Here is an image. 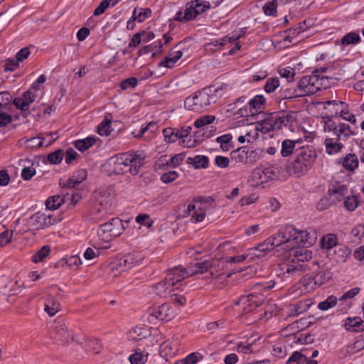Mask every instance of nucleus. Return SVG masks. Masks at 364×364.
<instances>
[{"instance_id":"7","label":"nucleus","mask_w":364,"mask_h":364,"mask_svg":"<svg viewBox=\"0 0 364 364\" xmlns=\"http://www.w3.org/2000/svg\"><path fill=\"white\" fill-rule=\"evenodd\" d=\"M263 300V296H257L254 294L244 296L237 303L238 311H241L242 314L253 312V314H255L254 319L255 321L259 320L262 318V314L259 313L263 311V309H259V305Z\"/></svg>"},{"instance_id":"8","label":"nucleus","mask_w":364,"mask_h":364,"mask_svg":"<svg viewBox=\"0 0 364 364\" xmlns=\"http://www.w3.org/2000/svg\"><path fill=\"white\" fill-rule=\"evenodd\" d=\"M123 230L122 220L119 218H112L108 223L100 226L97 230V236L102 242L107 243L113 238L119 236Z\"/></svg>"},{"instance_id":"57","label":"nucleus","mask_w":364,"mask_h":364,"mask_svg":"<svg viewBox=\"0 0 364 364\" xmlns=\"http://www.w3.org/2000/svg\"><path fill=\"white\" fill-rule=\"evenodd\" d=\"M258 131H260V129L257 127V124L255 128H252L250 130L246 131L244 135L247 142L252 143L254 141H255L258 137Z\"/></svg>"},{"instance_id":"46","label":"nucleus","mask_w":364,"mask_h":364,"mask_svg":"<svg viewBox=\"0 0 364 364\" xmlns=\"http://www.w3.org/2000/svg\"><path fill=\"white\" fill-rule=\"evenodd\" d=\"M277 4V0H270L267 1L263 6L264 13L267 16H276Z\"/></svg>"},{"instance_id":"3","label":"nucleus","mask_w":364,"mask_h":364,"mask_svg":"<svg viewBox=\"0 0 364 364\" xmlns=\"http://www.w3.org/2000/svg\"><path fill=\"white\" fill-rule=\"evenodd\" d=\"M191 276L196 274H206V278L221 279L223 276L230 277L232 272L228 267V262L225 258L209 259L203 262H196L188 267Z\"/></svg>"},{"instance_id":"6","label":"nucleus","mask_w":364,"mask_h":364,"mask_svg":"<svg viewBox=\"0 0 364 364\" xmlns=\"http://www.w3.org/2000/svg\"><path fill=\"white\" fill-rule=\"evenodd\" d=\"M212 208L213 203L210 200L195 199L187 206L186 214L190 217L191 223H201L205 220Z\"/></svg>"},{"instance_id":"58","label":"nucleus","mask_w":364,"mask_h":364,"mask_svg":"<svg viewBox=\"0 0 364 364\" xmlns=\"http://www.w3.org/2000/svg\"><path fill=\"white\" fill-rule=\"evenodd\" d=\"M280 76L286 78L287 81L291 82L294 80L295 75L294 70L290 67L283 68L279 70Z\"/></svg>"},{"instance_id":"50","label":"nucleus","mask_w":364,"mask_h":364,"mask_svg":"<svg viewBox=\"0 0 364 364\" xmlns=\"http://www.w3.org/2000/svg\"><path fill=\"white\" fill-rule=\"evenodd\" d=\"M14 230L8 229L0 233V247L9 245L12 240Z\"/></svg>"},{"instance_id":"28","label":"nucleus","mask_w":364,"mask_h":364,"mask_svg":"<svg viewBox=\"0 0 364 364\" xmlns=\"http://www.w3.org/2000/svg\"><path fill=\"white\" fill-rule=\"evenodd\" d=\"M44 310L49 316H54L60 310V304L57 299L49 296L45 304Z\"/></svg>"},{"instance_id":"41","label":"nucleus","mask_w":364,"mask_h":364,"mask_svg":"<svg viewBox=\"0 0 364 364\" xmlns=\"http://www.w3.org/2000/svg\"><path fill=\"white\" fill-rule=\"evenodd\" d=\"M50 252V247L48 245H45L32 256L31 259L34 263L41 262L48 256Z\"/></svg>"},{"instance_id":"17","label":"nucleus","mask_w":364,"mask_h":364,"mask_svg":"<svg viewBox=\"0 0 364 364\" xmlns=\"http://www.w3.org/2000/svg\"><path fill=\"white\" fill-rule=\"evenodd\" d=\"M34 90L35 85H32L31 89L23 92L21 97H16L13 101V104L15 107L21 111H26L29 105L33 103L37 97Z\"/></svg>"},{"instance_id":"61","label":"nucleus","mask_w":364,"mask_h":364,"mask_svg":"<svg viewBox=\"0 0 364 364\" xmlns=\"http://www.w3.org/2000/svg\"><path fill=\"white\" fill-rule=\"evenodd\" d=\"M178 176V173L175 171H171L164 173L161 176V181L164 183H169L175 181Z\"/></svg>"},{"instance_id":"62","label":"nucleus","mask_w":364,"mask_h":364,"mask_svg":"<svg viewBox=\"0 0 364 364\" xmlns=\"http://www.w3.org/2000/svg\"><path fill=\"white\" fill-rule=\"evenodd\" d=\"M279 85L278 78H270L266 82L264 90L267 92H274Z\"/></svg>"},{"instance_id":"21","label":"nucleus","mask_w":364,"mask_h":364,"mask_svg":"<svg viewBox=\"0 0 364 364\" xmlns=\"http://www.w3.org/2000/svg\"><path fill=\"white\" fill-rule=\"evenodd\" d=\"M316 74L303 77L299 82V89L305 95L316 93Z\"/></svg>"},{"instance_id":"53","label":"nucleus","mask_w":364,"mask_h":364,"mask_svg":"<svg viewBox=\"0 0 364 364\" xmlns=\"http://www.w3.org/2000/svg\"><path fill=\"white\" fill-rule=\"evenodd\" d=\"M64 156V153L62 150L58 149L53 153H50L48 155V161L53 164H57L60 163Z\"/></svg>"},{"instance_id":"27","label":"nucleus","mask_w":364,"mask_h":364,"mask_svg":"<svg viewBox=\"0 0 364 364\" xmlns=\"http://www.w3.org/2000/svg\"><path fill=\"white\" fill-rule=\"evenodd\" d=\"M338 139L336 137H328L325 140L326 151L328 154H335L339 152L343 145L338 142Z\"/></svg>"},{"instance_id":"19","label":"nucleus","mask_w":364,"mask_h":364,"mask_svg":"<svg viewBox=\"0 0 364 364\" xmlns=\"http://www.w3.org/2000/svg\"><path fill=\"white\" fill-rule=\"evenodd\" d=\"M324 130L325 132H333L335 137L338 140L347 139L353 134L350 126L343 123L338 126H336L334 123L327 124Z\"/></svg>"},{"instance_id":"48","label":"nucleus","mask_w":364,"mask_h":364,"mask_svg":"<svg viewBox=\"0 0 364 364\" xmlns=\"http://www.w3.org/2000/svg\"><path fill=\"white\" fill-rule=\"evenodd\" d=\"M338 301V299L334 296H328L325 301L318 303V308L322 311H327L334 306Z\"/></svg>"},{"instance_id":"43","label":"nucleus","mask_w":364,"mask_h":364,"mask_svg":"<svg viewBox=\"0 0 364 364\" xmlns=\"http://www.w3.org/2000/svg\"><path fill=\"white\" fill-rule=\"evenodd\" d=\"M111 124L112 121L110 119H104L97 127L98 134L102 136H109L112 131Z\"/></svg>"},{"instance_id":"15","label":"nucleus","mask_w":364,"mask_h":364,"mask_svg":"<svg viewBox=\"0 0 364 364\" xmlns=\"http://www.w3.org/2000/svg\"><path fill=\"white\" fill-rule=\"evenodd\" d=\"M148 316L149 319L152 322L155 320L168 321L174 317L175 313L169 304L164 303L161 305L149 308Z\"/></svg>"},{"instance_id":"63","label":"nucleus","mask_w":364,"mask_h":364,"mask_svg":"<svg viewBox=\"0 0 364 364\" xmlns=\"http://www.w3.org/2000/svg\"><path fill=\"white\" fill-rule=\"evenodd\" d=\"M107 215V210L105 208H103L100 209L98 207H95L92 213L93 219L95 220L101 221L106 218Z\"/></svg>"},{"instance_id":"56","label":"nucleus","mask_w":364,"mask_h":364,"mask_svg":"<svg viewBox=\"0 0 364 364\" xmlns=\"http://www.w3.org/2000/svg\"><path fill=\"white\" fill-rule=\"evenodd\" d=\"M358 205V200L355 196L346 197L344 200V206L349 211L354 210Z\"/></svg>"},{"instance_id":"16","label":"nucleus","mask_w":364,"mask_h":364,"mask_svg":"<svg viewBox=\"0 0 364 364\" xmlns=\"http://www.w3.org/2000/svg\"><path fill=\"white\" fill-rule=\"evenodd\" d=\"M105 169L109 176L120 175L128 172L123 153L110 157L105 164Z\"/></svg>"},{"instance_id":"45","label":"nucleus","mask_w":364,"mask_h":364,"mask_svg":"<svg viewBox=\"0 0 364 364\" xmlns=\"http://www.w3.org/2000/svg\"><path fill=\"white\" fill-rule=\"evenodd\" d=\"M193 11V9H189L188 3H187L184 11H179L177 13L176 19L179 21H188L193 19L196 17V14Z\"/></svg>"},{"instance_id":"40","label":"nucleus","mask_w":364,"mask_h":364,"mask_svg":"<svg viewBox=\"0 0 364 364\" xmlns=\"http://www.w3.org/2000/svg\"><path fill=\"white\" fill-rule=\"evenodd\" d=\"M188 8L189 9H193V12L196 14V16L205 11L208 8L205 5V0L200 1V0H194L188 2Z\"/></svg>"},{"instance_id":"12","label":"nucleus","mask_w":364,"mask_h":364,"mask_svg":"<svg viewBox=\"0 0 364 364\" xmlns=\"http://www.w3.org/2000/svg\"><path fill=\"white\" fill-rule=\"evenodd\" d=\"M52 338L56 344L62 346H69L76 341L74 332L63 323L55 324L53 329Z\"/></svg>"},{"instance_id":"42","label":"nucleus","mask_w":364,"mask_h":364,"mask_svg":"<svg viewBox=\"0 0 364 364\" xmlns=\"http://www.w3.org/2000/svg\"><path fill=\"white\" fill-rule=\"evenodd\" d=\"M202 358L203 355L200 353L194 352L187 355L185 358L176 361L175 364H196Z\"/></svg>"},{"instance_id":"4","label":"nucleus","mask_w":364,"mask_h":364,"mask_svg":"<svg viewBox=\"0 0 364 364\" xmlns=\"http://www.w3.org/2000/svg\"><path fill=\"white\" fill-rule=\"evenodd\" d=\"M216 90L205 88L188 97L184 102L186 108L195 112H203L211 103L215 102Z\"/></svg>"},{"instance_id":"1","label":"nucleus","mask_w":364,"mask_h":364,"mask_svg":"<svg viewBox=\"0 0 364 364\" xmlns=\"http://www.w3.org/2000/svg\"><path fill=\"white\" fill-rule=\"evenodd\" d=\"M266 240L272 250L275 247L277 252H290L289 258L279 264L281 274L287 277H299L306 272L305 261L311 258L312 253L304 247L294 248L291 226L286 227L283 231L277 232Z\"/></svg>"},{"instance_id":"35","label":"nucleus","mask_w":364,"mask_h":364,"mask_svg":"<svg viewBox=\"0 0 364 364\" xmlns=\"http://www.w3.org/2000/svg\"><path fill=\"white\" fill-rule=\"evenodd\" d=\"M151 14L150 9L135 8L132 13L134 20H136L139 23L144 21L146 18H149Z\"/></svg>"},{"instance_id":"13","label":"nucleus","mask_w":364,"mask_h":364,"mask_svg":"<svg viewBox=\"0 0 364 364\" xmlns=\"http://www.w3.org/2000/svg\"><path fill=\"white\" fill-rule=\"evenodd\" d=\"M56 222L57 219L48 211L37 212L27 220L26 225L30 230H38L48 228Z\"/></svg>"},{"instance_id":"29","label":"nucleus","mask_w":364,"mask_h":364,"mask_svg":"<svg viewBox=\"0 0 364 364\" xmlns=\"http://www.w3.org/2000/svg\"><path fill=\"white\" fill-rule=\"evenodd\" d=\"M265 102V99L262 95H257L250 100L247 103L250 105L254 114L257 115L264 108Z\"/></svg>"},{"instance_id":"59","label":"nucleus","mask_w":364,"mask_h":364,"mask_svg":"<svg viewBox=\"0 0 364 364\" xmlns=\"http://www.w3.org/2000/svg\"><path fill=\"white\" fill-rule=\"evenodd\" d=\"M163 134L165 140L168 143H173L178 139L176 132L171 128H166L163 130Z\"/></svg>"},{"instance_id":"24","label":"nucleus","mask_w":364,"mask_h":364,"mask_svg":"<svg viewBox=\"0 0 364 364\" xmlns=\"http://www.w3.org/2000/svg\"><path fill=\"white\" fill-rule=\"evenodd\" d=\"M309 169V168L301 163L297 158L289 166L290 174L296 177L304 175Z\"/></svg>"},{"instance_id":"14","label":"nucleus","mask_w":364,"mask_h":364,"mask_svg":"<svg viewBox=\"0 0 364 364\" xmlns=\"http://www.w3.org/2000/svg\"><path fill=\"white\" fill-rule=\"evenodd\" d=\"M123 155L128 172L132 176L136 175L144 164L146 154L142 151H136L123 153Z\"/></svg>"},{"instance_id":"30","label":"nucleus","mask_w":364,"mask_h":364,"mask_svg":"<svg viewBox=\"0 0 364 364\" xmlns=\"http://www.w3.org/2000/svg\"><path fill=\"white\" fill-rule=\"evenodd\" d=\"M359 161L358 157L353 154H347L342 161L344 168L348 171H353L358 167Z\"/></svg>"},{"instance_id":"25","label":"nucleus","mask_w":364,"mask_h":364,"mask_svg":"<svg viewBox=\"0 0 364 364\" xmlns=\"http://www.w3.org/2000/svg\"><path fill=\"white\" fill-rule=\"evenodd\" d=\"M87 178V171L84 169H80L74 173L73 176L67 181L63 187L75 188L77 185L82 183Z\"/></svg>"},{"instance_id":"38","label":"nucleus","mask_w":364,"mask_h":364,"mask_svg":"<svg viewBox=\"0 0 364 364\" xmlns=\"http://www.w3.org/2000/svg\"><path fill=\"white\" fill-rule=\"evenodd\" d=\"M95 143V139L92 136L83 139L77 140L74 142V146L80 151H84L91 147Z\"/></svg>"},{"instance_id":"9","label":"nucleus","mask_w":364,"mask_h":364,"mask_svg":"<svg viewBox=\"0 0 364 364\" xmlns=\"http://www.w3.org/2000/svg\"><path fill=\"white\" fill-rule=\"evenodd\" d=\"M288 122L289 117L285 113H269L257 123V127L262 132L267 133L281 129L282 126H286Z\"/></svg>"},{"instance_id":"60","label":"nucleus","mask_w":364,"mask_h":364,"mask_svg":"<svg viewBox=\"0 0 364 364\" xmlns=\"http://www.w3.org/2000/svg\"><path fill=\"white\" fill-rule=\"evenodd\" d=\"M304 359H306V355L299 351H295L292 353L291 357L287 361V364L300 363L304 364Z\"/></svg>"},{"instance_id":"55","label":"nucleus","mask_w":364,"mask_h":364,"mask_svg":"<svg viewBox=\"0 0 364 364\" xmlns=\"http://www.w3.org/2000/svg\"><path fill=\"white\" fill-rule=\"evenodd\" d=\"M215 119V117L213 115H205L196 119L194 124L197 128H200L206 124L213 123Z\"/></svg>"},{"instance_id":"49","label":"nucleus","mask_w":364,"mask_h":364,"mask_svg":"<svg viewBox=\"0 0 364 364\" xmlns=\"http://www.w3.org/2000/svg\"><path fill=\"white\" fill-rule=\"evenodd\" d=\"M45 139H42V136H36L31 138L26 141V144L28 148L36 149L38 147L44 146Z\"/></svg>"},{"instance_id":"26","label":"nucleus","mask_w":364,"mask_h":364,"mask_svg":"<svg viewBox=\"0 0 364 364\" xmlns=\"http://www.w3.org/2000/svg\"><path fill=\"white\" fill-rule=\"evenodd\" d=\"M185 156L183 154H176L171 158L167 157V156H162L158 161V165L166 164L170 167H176L181 164L184 160Z\"/></svg>"},{"instance_id":"47","label":"nucleus","mask_w":364,"mask_h":364,"mask_svg":"<svg viewBox=\"0 0 364 364\" xmlns=\"http://www.w3.org/2000/svg\"><path fill=\"white\" fill-rule=\"evenodd\" d=\"M351 250L346 246H339L335 250V254L338 257V260L341 262H345L350 255Z\"/></svg>"},{"instance_id":"34","label":"nucleus","mask_w":364,"mask_h":364,"mask_svg":"<svg viewBox=\"0 0 364 364\" xmlns=\"http://www.w3.org/2000/svg\"><path fill=\"white\" fill-rule=\"evenodd\" d=\"M361 41L360 37L358 33L349 32L343 36L341 40L342 46H348L350 45H356Z\"/></svg>"},{"instance_id":"44","label":"nucleus","mask_w":364,"mask_h":364,"mask_svg":"<svg viewBox=\"0 0 364 364\" xmlns=\"http://www.w3.org/2000/svg\"><path fill=\"white\" fill-rule=\"evenodd\" d=\"M148 353H142L141 351H136L129 357L131 364H144L147 360Z\"/></svg>"},{"instance_id":"37","label":"nucleus","mask_w":364,"mask_h":364,"mask_svg":"<svg viewBox=\"0 0 364 364\" xmlns=\"http://www.w3.org/2000/svg\"><path fill=\"white\" fill-rule=\"evenodd\" d=\"M301 139L289 140L286 139L282 141L281 154L283 156H288L292 154L295 144L300 143Z\"/></svg>"},{"instance_id":"5","label":"nucleus","mask_w":364,"mask_h":364,"mask_svg":"<svg viewBox=\"0 0 364 364\" xmlns=\"http://www.w3.org/2000/svg\"><path fill=\"white\" fill-rule=\"evenodd\" d=\"M142 260L141 255L135 254L117 257L110 264L109 274L112 278H116L122 272L140 265Z\"/></svg>"},{"instance_id":"2","label":"nucleus","mask_w":364,"mask_h":364,"mask_svg":"<svg viewBox=\"0 0 364 364\" xmlns=\"http://www.w3.org/2000/svg\"><path fill=\"white\" fill-rule=\"evenodd\" d=\"M188 277L191 275L188 268L185 269L182 266L173 267L168 270L162 281L153 286V291L161 298H171L174 304L184 306L187 299L179 291L178 284Z\"/></svg>"},{"instance_id":"31","label":"nucleus","mask_w":364,"mask_h":364,"mask_svg":"<svg viewBox=\"0 0 364 364\" xmlns=\"http://www.w3.org/2000/svg\"><path fill=\"white\" fill-rule=\"evenodd\" d=\"M148 330L143 327L136 326L131 328L128 333L129 339L133 341H139L146 336Z\"/></svg>"},{"instance_id":"51","label":"nucleus","mask_w":364,"mask_h":364,"mask_svg":"<svg viewBox=\"0 0 364 364\" xmlns=\"http://www.w3.org/2000/svg\"><path fill=\"white\" fill-rule=\"evenodd\" d=\"M246 258H249V257L247 256V254L245 255H240L235 257H230L228 258H225L226 262H228V267L230 272L234 273L232 272L235 268L233 267V264L235 263H240L243 262Z\"/></svg>"},{"instance_id":"23","label":"nucleus","mask_w":364,"mask_h":364,"mask_svg":"<svg viewBox=\"0 0 364 364\" xmlns=\"http://www.w3.org/2000/svg\"><path fill=\"white\" fill-rule=\"evenodd\" d=\"M316 154L314 150L311 148H302L300 153L296 158L309 168L313 164L315 161Z\"/></svg>"},{"instance_id":"64","label":"nucleus","mask_w":364,"mask_h":364,"mask_svg":"<svg viewBox=\"0 0 364 364\" xmlns=\"http://www.w3.org/2000/svg\"><path fill=\"white\" fill-rule=\"evenodd\" d=\"M136 222L148 228H150L153 224V221L149 219V215L147 214L139 215L136 218Z\"/></svg>"},{"instance_id":"54","label":"nucleus","mask_w":364,"mask_h":364,"mask_svg":"<svg viewBox=\"0 0 364 364\" xmlns=\"http://www.w3.org/2000/svg\"><path fill=\"white\" fill-rule=\"evenodd\" d=\"M316 92L329 87L328 78L324 76L319 77L316 75Z\"/></svg>"},{"instance_id":"32","label":"nucleus","mask_w":364,"mask_h":364,"mask_svg":"<svg viewBox=\"0 0 364 364\" xmlns=\"http://www.w3.org/2000/svg\"><path fill=\"white\" fill-rule=\"evenodd\" d=\"M187 163L193 166L196 168H205L208 165V159L205 156L197 155L194 157L188 158Z\"/></svg>"},{"instance_id":"52","label":"nucleus","mask_w":364,"mask_h":364,"mask_svg":"<svg viewBox=\"0 0 364 364\" xmlns=\"http://www.w3.org/2000/svg\"><path fill=\"white\" fill-rule=\"evenodd\" d=\"M236 114L239 117H246V118L255 116V114L252 112V110L248 103L245 105L243 107H240L238 109V110L237 111Z\"/></svg>"},{"instance_id":"20","label":"nucleus","mask_w":364,"mask_h":364,"mask_svg":"<svg viewBox=\"0 0 364 364\" xmlns=\"http://www.w3.org/2000/svg\"><path fill=\"white\" fill-rule=\"evenodd\" d=\"M272 249L269 247L267 240L259 244L258 246L251 248L247 253L250 260L259 259L264 257Z\"/></svg>"},{"instance_id":"36","label":"nucleus","mask_w":364,"mask_h":364,"mask_svg":"<svg viewBox=\"0 0 364 364\" xmlns=\"http://www.w3.org/2000/svg\"><path fill=\"white\" fill-rule=\"evenodd\" d=\"M338 239L334 234H327L321 240V246L323 249L331 250L337 245Z\"/></svg>"},{"instance_id":"22","label":"nucleus","mask_w":364,"mask_h":364,"mask_svg":"<svg viewBox=\"0 0 364 364\" xmlns=\"http://www.w3.org/2000/svg\"><path fill=\"white\" fill-rule=\"evenodd\" d=\"M183 48L181 45H178L170 51L162 65L166 68H172L174 64L182 57Z\"/></svg>"},{"instance_id":"18","label":"nucleus","mask_w":364,"mask_h":364,"mask_svg":"<svg viewBox=\"0 0 364 364\" xmlns=\"http://www.w3.org/2000/svg\"><path fill=\"white\" fill-rule=\"evenodd\" d=\"M179 341L177 337H173L171 340H166L161 345L160 355L166 360L175 357L178 353Z\"/></svg>"},{"instance_id":"33","label":"nucleus","mask_w":364,"mask_h":364,"mask_svg":"<svg viewBox=\"0 0 364 364\" xmlns=\"http://www.w3.org/2000/svg\"><path fill=\"white\" fill-rule=\"evenodd\" d=\"M331 277V275L329 272H321L316 274L308 284H311L313 283L311 287L314 288V287H318L326 283Z\"/></svg>"},{"instance_id":"11","label":"nucleus","mask_w":364,"mask_h":364,"mask_svg":"<svg viewBox=\"0 0 364 364\" xmlns=\"http://www.w3.org/2000/svg\"><path fill=\"white\" fill-rule=\"evenodd\" d=\"M277 169L274 166H269L265 168H256L252 171L249 181L254 186L264 185L274 180L277 175Z\"/></svg>"},{"instance_id":"10","label":"nucleus","mask_w":364,"mask_h":364,"mask_svg":"<svg viewBox=\"0 0 364 364\" xmlns=\"http://www.w3.org/2000/svg\"><path fill=\"white\" fill-rule=\"evenodd\" d=\"M291 231L294 248H297L296 246L299 245L307 247L314 245L317 240V231L312 228L299 230L291 226Z\"/></svg>"},{"instance_id":"39","label":"nucleus","mask_w":364,"mask_h":364,"mask_svg":"<svg viewBox=\"0 0 364 364\" xmlns=\"http://www.w3.org/2000/svg\"><path fill=\"white\" fill-rule=\"evenodd\" d=\"M64 202V198L60 196H54L47 199L46 208L48 210H57Z\"/></svg>"}]
</instances>
